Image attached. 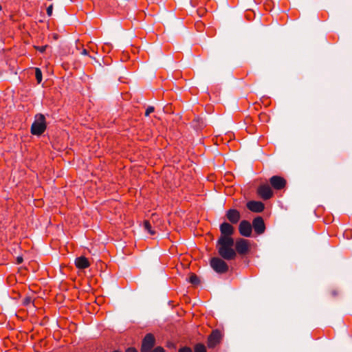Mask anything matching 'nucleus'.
Masks as SVG:
<instances>
[{
  "instance_id": "f257e3e1",
  "label": "nucleus",
  "mask_w": 352,
  "mask_h": 352,
  "mask_svg": "<svg viewBox=\"0 0 352 352\" xmlns=\"http://www.w3.org/2000/svg\"><path fill=\"white\" fill-rule=\"evenodd\" d=\"M234 241L233 238L219 237L217 241V248L219 256L225 260H232L236 256V252L233 249Z\"/></svg>"
},
{
  "instance_id": "f03ea898",
  "label": "nucleus",
  "mask_w": 352,
  "mask_h": 352,
  "mask_svg": "<svg viewBox=\"0 0 352 352\" xmlns=\"http://www.w3.org/2000/svg\"><path fill=\"white\" fill-rule=\"evenodd\" d=\"M46 122L44 115L38 113L31 126V133L34 135H41L46 129Z\"/></svg>"
},
{
  "instance_id": "7ed1b4c3",
  "label": "nucleus",
  "mask_w": 352,
  "mask_h": 352,
  "mask_svg": "<svg viewBox=\"0 0 352 352\" xmlns=\"http://www.w3.org/2000/svg\"><path fill=\"white\" fill-rule=\"evenodd\" d=\"M210 263L213 270L218 274H224L228 270V264L221 258L213 257Z\"/></svg>"
},
{
  "instance_id": "20e7f679",
  "label": "nucleus",
  "mask_w": 352,
  "mask_h": 352,
  "mask_svg": "<svg viewBox=\"0 0 352 352\" xmlns=\"http://www.w3.org/2000/svg\"><path fill=\"white\" fill-rule=\"evenodd\" d=\"M155 344L153 334L147 333L142 340L140 352H151Z\"/></svg>"
},
{
  "instance_id": "39448f33",
  "label": "nucleus",
  "mask_w": 352,
  "mask_h": 352,
  "mask_svg": "<svg viewBox=\"0 0 352 352\" xmlns=\"http://www.w3.org/2000/svg\"><path fill=\"white\" fill-rule=\"evenodd\" d=\"M222 339V334L218 329L213 330L208 338V347L214 348L218 345Z\"/></svg>"
},
{
  "instance_id": "423d86ee",
  "label": "nucleus",
  "mask_w": 352,
  "mask_h": 352,
  "mask_svg": "<svg viewBox=\"0 0 352 352\" xmlns=\"http://www.w3.org/2000/svg\"><path fill=\"white\" fill-rule=\"evenodd\" d=\"M270 183L273 188L279 190L285 188L287 182L280 176L274 175L270 178Z\"/></svg>"
},
{
  "instance_id": "0eeeda50",
  "label": "nucleus",
  "mask_w": 352,
  "mask_h": 352,
  "mask_svg": "<svg viewBox=\"0 0 352 352\" xmlns=\"http://www.w3.org/2000/svg\"><path fill=\"white\" fill-rule=\"evenodd\" d=\"M234 250L240 254H245L249 250L248 241L242 238L237 239Z\"/></svg>"
},
{
  "instance_id": "6e6552de",
  "label": "nucleus",
  "mask_w": 352,
  "mask_h": 352,
  "mask_svg": "<svg viewBox=\"0 0 352 352\" xmlns=\"http://www.w3.org/2000/svg\"><path fill=\"white\" fill-rule=\"evenodd\" d=\"M239 231L241 235L249 237L252 234V227L251 223L247 220H243L239 226Z\"/></svg>"
},
{
  "instance_id": "1a4fd4ad",
  "label": "nucleus",
  "mask_w": 352,
  "mask_h": 352,
  "mask_svg": "<svg viewBox=\"0 0 352 352\" xmlns=\"http://www.w3.org/2000/svg\"><path fill=\"white\" fill-rule=\"evenodd\" d=\"M258 195L265 200L270 199L273 195V191L268 184H262L257 189Z\"/></svg>"
},
{
  "instance_id": "9d476101",
  "label": "nucleus",
  "mask_w": 352,
  "mask_h": 352,
  "mask_svg": "<svg viewBox=\"0 0 352 352\" xmlns=\"http://www.w3.org/2000/svg\"><path fill=\"white\" fill-rule=\"evenodd\" d=\"M255 232L257 234H262L265 232V225L264 220L261 217H256L252 221V226Z\"/></svg>"
},
{
  "instance_id": "9b49d317",
  "label": "nucleus",
  "mask_w": 352,
  "mask_h": 352,
  "mask_svg": "<svg viewBox=\"0 0 352 352\" xmlns=\"http://www.w3.org/2000/svg\"><path fill=\"white\" fill-rule=\"evenodd\" d=\"M221 236L220 237L232 238L231 236L234 232V227L228 222L222 223L219 226Z\"/></svg>"
},
{
  "instance_id": "f8f14e48",
  "label": "nucleus",
  "mask_w": 352,
  "mask_h": 352,
  "mask_svg": "<svg viewBox=\"0 0 352 352\" xmlns=\"http://www.w3.org/2000/svg\"><path fill=\"white\" fill-rule=\"evenodd\" d=\"M226 217L230 223L236 224L241 219V214L236 209L231 208L226 211Z\"/></svg>"
},
{
  "instance_id": "ddd939ff",
  "label": "nucleus",
  "mask_w": 352,
  "mask_h": 352,
  "mask_svg": "<svg viewBox=\"0 0 352 352\" xmlns=\"http://www.w3.org/2000/svg\"><path fill=\"white\" fill-rule=\"evenodd\" d=\"M247 208L254 212H261L265 208L264 204L261 201H250L247 203Z\"/></svg>"
},
{
  "instance_id": "4468645a",
  "label": "nucleus",
  "mask_w": 352,
  "mask_h": 352,
  "mask_svg": "<svg viewBox=\"0 0 352 352\" xmlns=\"http://www.w3.org/2000/svg\"><path fill=\"white\" fill-rule=\"evenodd\" d=\"M75 265L79 269H85L89 266V262L85 256H80L76 258Z\"/></svg>"
},
{
  "instance_id": "2eb2a0df",
  "label": "nucleus",
  "mask_w": 352,
  "mask_h": 352,
  "mask_svg": "<svg viewBox=\"0 0 352 352\" xmlns=\"http://www.w3.org/2000/svg\"><path fill=\"white\" fill-rule=\"evenodd\" d=\"M22 305L25 307H36L38 303L34 300H32L30 297H25L22 300Z\"/></svg>"
},
{
  "instance_id": "dca6fc26",
  "label": "nucleus",
  "mask_w": 352,
  "mask_h": 352,
  "mask_svg": "<svg viewBox=\"0 0 352 352\" xmlns=\"http://www.w3.org/2000/svg\"><path fill=\"white\" fill-rule=\"evenodd\" d=\"M188 281L194 285H197L200 283L199 277L195 274H190Z\"/></svg>"
},
{
  "instance_id": "f3484780",
  "label": "nucleus",
  "mask_w": 352,
  "mask_h": 352,
  "mask_svg": "<svg viewBox=\"0 0 352 352\" xmlns=\"http://www.w3.org/2000/svg\"><path fill=\"white\" fill-rule=\"evenodd\" d=\"M195 352H206V346L201 343L197 344L194 347Z\"/></svg>"
},
{
  "instance_id": "a211bd4d",
  "label": "nucleus",
  "mask_w": 352,
  "mask_h": 352,
  "mask_svg": "<svg viewBox=\"0 0 352 352\" xmlns=\"http://www.w3.org/2000/svg\"><path fill=\"white\" fill-rule=\"evenodd\" d=\"M35 76H36L37 82L38 84H40L41 82V81H42V72L38 67L35 68Z\"/></svg>"
},
{
  "instance_id": "6ab92c4d",
  "label": "nucleus",
  "mask_w": 352,
  "mask_h": 352,
  "mask_svg": "<svg viewBox=\"0 0 352 352\" xmlns=\"http://www.w3.org/2000/svg\"><path fill=\"white\" fill-rule=\"evenodd\" d=\"M144 227L151 234H153L155 232L151 229V225L148 221H144Z\"/></svg>"
},
{
  "instance_id": "aec40b11",
  "label": "nucleus",
  "mask_w": 352,
  "mask_h": 352,
  "mask_svg": "<svg viewBox=\"0 0 352 352\" xmlns=\"http://www.w3.org/2000/svg\"><path fill=\"white\" fill-rule=\"evenodd\" d=\"M155 111L154 107L149 106L147 107L145 111V116H148L150 113H153Z\"/></svg>"
},
{
  "instance_id": "412c9836",
  "label": "nucleus",
  "mask_w": 352,
  "mask_h": 352,
  "mask_svg": "<svg viewBox=\"0 0 352 352\" xmlns=\"http://www.w3.org/2000/svg\"><path fill=\"white\" fill-rule=\"evenodd\" d=\"M178 352H192V351L188 346H183L179 349Z\"/></svg>"
},
{
  "instance_id": "4be33fe9",
  "label": "nucleus",
  "mask_w": 352,
  "mask_h": 352,
  "mask_svg": "<svg viewBox=\"0 0 352 352\" xmlns=\"http://www.w3.org/2000/svg\"><path fill=\"white\" fill-rule=\"evenodd\" d=\"M52 10H53V5L51 4L47 8V14L50 16L52 14Z\"/></svg>"
},
{
  "instance_id": "5701e85b",
  "label": "nucleus",
  "mask_w": 352,
  "mask_h": 352,
  "mask_svg": "<svg viewBox=\"0 0 352 352\" xmlns=\"http://www.w3.org/2000/svg\"><path fill=\"white\" fill-rule=\"evenodd\" d=\"M151 352H165L164 349L162 346H157Z\"/></svg>"
},
{
  "instance_id": "b1692460",
  "label": "nucleus",
  "mask_w": 352,
  "mask_h": 352,
  "mask_svg": "<svg viewBox=\"0 0 352 352\" xmlns=\"http://www.w3.org/2000/svg\"><path fill=\"white\" fill-rule=\"evenodd\" d=\"M195 121L198 122L197 127L201 128V127L203 126L204 122H203V120L201 118H198Z\"/></svg>"
},
{
  "instance_id": "393cba45",
  "label": "nucleus",
  "mask_w": 352,
  "mask_h": 352,
  "mask_svg": "<svg viewBox=\"0 0 352 352\" xmlns=\"http://www.w3.org/2000/svg\"><path fill=\"white\" fill-rule=\"evenodd\" d=\"M339 291L337 289H332L331 291V294L332 296H336L338 295Z\"/></svg>"
},
{
  "instance_id": "a878e982",
  "label": "nucleus",
  "mask_w": 352,
  "mask_h": 352,
  "mask_svg": "<svg viewBox=\"0 0 352 352\" xmlns=\"http://www.w3.org/2000/svg\"><path fill=\"white\" fill-rule=\"evenodd\" d=\"M47 46V45H44V46H41V47H36V50H38L39 52H44L45 51V49Z\"/></svg>"
},
{
  "instance_id": "bb28decb",
  "label": "nucleus",
  "mask_w": 352,
  "mask_h": 352,
  "mask_svg": "<svg viewBox=\"0 0 352 352\" xmlns=\"http://www.w3.org/2000/svg\"><path fill=\"white\" fill-rule=\"evenodd\" d=\"M125 352H138V351L136 350L135 348L134 347H130V348H128Z\"/></svg>"
},
{
  "instance_id": "cd10ccee",
  "label": "nucleus",
  "mask_w": 352,
  "mask_h": 352,
  "mask_svg": "<svg viewBox=\"0 0 352 352\" xmlns=\"http://www.w3.org/2000/svg\"><path fill=\"white\" fill-rule=\"evenodd\" d=\"M23 259L22 256H17V258H16V263L17 264H21L23 262Z\"/></svg>"
},
{
  "instance_id": "c85d7f7f",
  "label": "nucleus",
  "mask_w": 352,
  "mask_h": 352,
  "mask_svg": "<svg viewBox=\"0 0 352 352\" xmlns=\"http://www.w3.org/2000/svg\"><path fill=\"white\" fill-rule=\"evenodd\" d=\"M165 301H166V305H168V306H171L172 307H175V305H171L172 301H170V300H166Z\"/></svg>"
},
{
  "instance_id": "c756f323",
  "label": "nucleus",
  "mask_w": 352,
  "mask_h": 352,
  "mask_svg": "<svg viewBox=\"0 0 352 352\" xmlns=\"http://www.w3.org/2000/svg\"><path fill=\"white\" fill-rule=\"evenodd\" d=\"M81 54L82 55H87L88 54V52L86 50H83Z\"/></svg>"
},
{
  "instance_id": "7c9ffc66",
  "label": "nucleus",
  "mask_w": 352,
  "mask_h": 352,
  "mask_svg": "<svg viewBox=\"0 0 352 352\" xmlns=\"http://www.w3.org/2000/svg\"><path fill=\"white\" fill-rule=\"evenodd\" d=\"M53 37H54V39H57V38H58V34H54L53 35Z\"/></svg>"
},
{
  "instance_id": "2f4dec72",
  "label": "nucleus",
  "mask_w": 352,
  "mask_h": 352,
  "mask_svg": "<svg viewBox=\"0 0 352 352\" xmlns=\"http://www.w3.org/2000/svg\"><path fill=\"white\" fill-rule=\"evenodd\" d=\"M197 305H198L197 303L195 302V303H193V304H192V307H195V306H197Z\"/></svg>"
}]
</instances>
